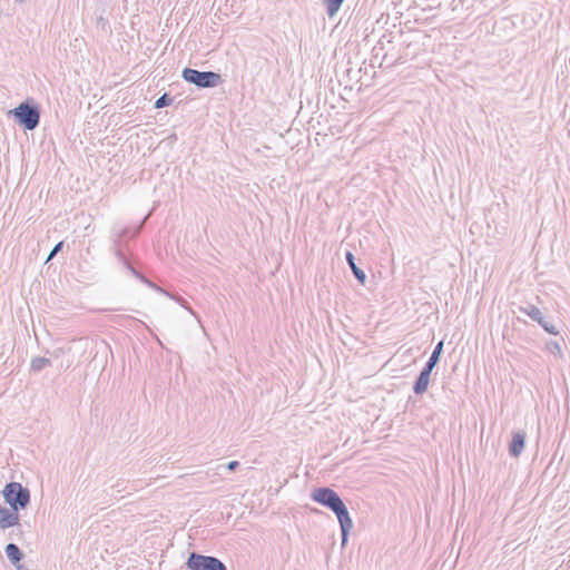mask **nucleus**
<instances>
[{
    "label": "nucleus",
    "instance_id": "nucleus-24",
    "mask_svg": "<svg viewBox=\"0 0 570 570\" xmlns=\"http://www.w3.org/2000/svg\"><path fill=\"white\" fill-rule=\"evenodd\" d=\"M561 56H562V52H560V53L557 56V60H560V59H561Z\"/></svg>",
    "mask_w": 570,
    "mask_h": 570
},
{
    "label": "nucleus",
    "instance_id": "nucleus-9",
    "mask_svg": "<svg viewBox=\"0 0 570 570\" xmlns=\"http://www.w3.org/2000/svg\"><path fill=\"white\" fill-rule=\"evenodd\" d=\"M527 434L524 431H517L512 434V440L509 444V453L513 458L520 456L524 449Z\"/></svg>",
    "mask_w": 570,
    "mask_h": 570
},
{
    "label": "nucleus",
    "instance_id": "nucleus-11",
    "mask_svg": "<svg viewBox=\"0 0 570 570\" xmlns=\"http://www.w3.org/2000/svg\"><path fill=\"white\" fill-rule=\"evenodd\" d=\"M4 552L13 566H18V563L23 559L24 554L20 550V548L14 543H8L4 548Z\"/></svg>",
    "mask_w": 570,
    "mask_h": 570
},
{
    "label": "nucleus",
    "instance_id": "nucleus-1",
    "mask_svg": "<svg viewBox=\"0 0 570 570\" xmlns=\"http://www.w3.org/2000/svg\"><path fill=\"white\" fill-rule=\"evenodd\" d=\"M311 498L335 513L341 527L342 546L344 547L353 528V521L341 497L333 489L321 487L313 490Z\"/></svg>",
    "mask_w": 570,
    "mask_h": 570
},
{
    "label": "nucleus",
    "instance_id": "nucleus-19",
    "mask_svg": "<svg viewBox=\"0 0 570 570\" xmlns=\"http://www.w3.org/2000/svg\"><path fill=\"white\" fill-rule=\"evenodd\" d=\"M238 466H239V462H238V461H230V462L227 464V469H228L229 471H235Z\"/></svg>",
    "mask_w": 570,
    "mask_h": 570
},
{
    "label": "nucleus",
    "instance_id": "nucleus-5",
    "mask_svg": "<svg viewBox=\"0 0 570 570\" xmlns=\"http://www.w3.org/2000/svg\"><path fill=\"white\" fill-rule=\"evenodd\" d=\"M181 77L185 81L198 88H215L222 83V76L214 71H199L193 68H184Z\"/></svg>",
    "mask_w": 570,
    "mask_h": 570
},
{
    "label": "nucleus",
    "instance_id": "nucleus-2",
    "mask_svg": "<svg viewBox=\"0 0 570 570\" xmlns=\"http://www.w3.org/2000/svg\"><path fill=\"white\" fill-rule=\"evenodd\" d=\"M9 115L26 130L36 129L40 122V109L36 104L29 100L22 101L16 108L11 109Z\"/></svg>",
    "mask_w": 570,
    "mask_h": 570
},
{
    "label": "nucleus",
    "instance_id": "nucleus-22",
    "mask_svg": "<svg viewBox=\"0 0 570 570\" xmlns=\"http://www.w3.org/2000/svg\"><path fill=\"white\" fill-rule=\"evenodd\" d=\"M553 350H557L558 352H560V346L557 343H553Z\"/></svg>",
    "mask_w": 570,
    "mask_h": 570
},
{
    "label": "nucleus",
    "instance_id": "nucleus-15",
    "mask_svg": "<svg viewBox=\"0 0 570 570\" xmlns=\"http://www.w3.org/2000/svg\"><path fill=\"white\" fill-rule=\"evenodd\" d=\"M326 6V13L330 18H333L341 9L344 0H323Z\"/></svg>",
    "mask_w": 570,
    "mask_h": 570
},
{
    "label": "nucleus",
    "instance_id": "nucleus-12",
    "mask_svg": "<svg viewBox=\"0 0 570 570\" xmlns=\"http://www.w3.org/2000/svg\"><path fill=\"white\" fill-rule=\"evenodd\" d=\"M519 309L523 314L528 315L531 320L538 323H542L543 315L542 312L537 306L532 304H527L525 306H520Z\"/></svg>",
    "mask_w": 570,
    "mask_h": 570
},
{
    "label": "nucleus",
    "instance_id": "nucleus-23",
    "mask_svg": "<svg viewBox=\"0 0 570 570\" xmlns=\"http://www.w3.org/2000/svg\"><path fill=\"white\" fill-rule=\"evenodd\" d=\"M558 81H560V82H566V81H567V76H564L562 79H559V78H558Z\"/></svg>",
    "mask_w": 570,
    "mask_h": 570
},
{
    "label": "nucleus",
    "instance_id": "nucleus-16",
    "mask_svg": "<svg viewBox=\"0 0 570 570\" xmlns=\"http://www.w3.org/2000/svg\"><path fill=\"white\" fill-rule=\"evenodd\" d=\"M173 104V99L171 97L168 95V94H164L161 95L156 101H155V105L154 107L156 109H161V108H165V107H168Z\"/></svg>",
    "mask_w": 570,
    "mask_h": 570
},
{
    "label": "nucleus",
    "instance_id": "nucleus-18",
    "mask_svg": "<svg viewBox=\"0 0 570 570\" xmlns=\"http://www.w3.org/2000/svg\"><path fill=\"white\" fill-rule=\"evenodd\" d=\"M548 333H551V334H557V331H556V326L551 323H549L548 321H546V318L543 317L542 318V323H539Z\"/></svg>",
    "mask_w": 570,
    "mask_h": 570
},
{
    "label": "nucleus",
    "instance_id": "nucleus-3",
    "mask_svg": "<svg viewBox=\"0 0 570 570\" xmlns=\"http://www.w3.org/2000/svg\"><path fill=\"white\" fill-rule=\"evenodd\" d=\"M4 502L14 511L24 510L30 504V491L19 482H9L2 490Z\"/></svg>",
    "mask_w": 570,
    "mask_h": 570
},
{
    "label": "nucleus",
    "instance_id": "nucleus-4",
    "mask_svg": "<svg viewBox=\"0 0 570 570\" xmlns=\"http://www.w3.org/2000/svg\"><path fill=\"white\" fill-rule=\"evenodd\" d=\"M442 352H443V341H440L435 345V347H434L432 354L430 355L428 362L425 363L424 367L422 368V371L420 372L419 376L416 377V380L414 382L413 392L416 395H422L423 393L426 392L428 386H429V382H430L431 373H432L433 368L440 362V357H441Z\"/></svg>",
    "mask_w": 570,
    "mask_h": 570
},
{
    "label": "nucleus",
    "instance_id": "nucleus-14",
    "mask_svg": "<svg viewBox=\"0 0 570 570\" xmlns=\"http://www.w3.org/2000/svg\"><path fill=\"white\" fill-rule=\"evenodd\" d=\"M50 365H51L50 358H47L43 356H36L31 360L30 371L38 373V372L42 371L45 367L50 366Z\"/></svg>",
    "mask_w": 570,
    "mask_h": 570
},
{
    "label": "nucleus",
    "instance_id": "nucleus-8",
    "mask_svg": "<svg viewBox=\"0 0 570 570\" xmlns=\"http://www.w3.org/2000/svg\"><path fill=\"white\" fill-rule=\"evenodd\" d=\"M20 515L19 511H14L11 508H4L0 505V529L6 530L19 524Z\"/></svg>",
    "mask_w": 570,
    "mask_h": 570
},
{
    "label": "nucleus",
    "instance_id": "nucleus-17",
    "mask_svg": "<svg viewBox=\"0 0 570 570\" xmlns=\"http://www.w3.org/2000/svg\"><path fill=\"white\" fill-rule=\"evenodd\" d=\"M63 247V242H59L55 245V247L51 249L50 254L47 257V262L52 259Z\"/></svg>",
    "mask_w": 570,
    "mask_h": 570
},
{
    "label": "nucleus",
    "instance_id": "nucleus-20",
    "mask_svg": "<svg viewBox=\"0 0 570 570\" xmlns=\"http://www.w3.org/2000/svg\"><path fill=\"white\" fill-rule=\"evenodd\" d=\"M61 353H62V348H58V350H55V351H53L52 355H53L55 357H58Z\"/></svg>",
    "mask_w": 570,
    "mask_h": 570
},
{
    "label": "nucleus",
    "instance_id": "nucleus-10",
    "mask_svg": "<svg viewBox=\"0 0 570 570\" xmlns=\"http://www.w3.org/2000/svg\"><path fill=\"white\" fill-rule=\"evenodd\" d=\"M346 262L354 275V277L362 284H365L366 274L356 265L355 257L351 252H347L345 255Z\"/></svg>",
    "mask_w": 570,
    "mask_h": 570
},
{
    "label": "nucleus",
    "instance_id": "nucleus-21",
    "mask_svg": "<svg viewBox=\"0 0 570 570\" xmlns=\"http://www.w3.org/2000/svg\"><path fill=\"white\" fill-rule=\"evenodd\" d=\"M140 229H141V226L137 227L134 233H132V237L137 236L139 233H140Z\"/></svg>",
    "mask_w": 570,
    "mask_h": 570
},
{
    "label": "nucleus",
    "instance_id": "nucleus-13",
    "mask_svg": "<svg viewBox=\"0 0 570 570\" xmlns=\"http://www.w3.org/2000/svg\"><path fill=\"white\" fill-rule=\"evenodd\" d=\"M141 282L145 283L146 285H148L149 287L155 288L156 291L161 292V293L166 294L167 296H169L170 298L175 299L183 307L187 308L191 314L194 313L193 309L187 305V302L183 297L170 295L169 293L161 289L155 283H153L151 281H149L146 277H145V281H141Z\"/></svg>",
    "mask_w": 570,
    "mask_h": 570
},
{
    "label": "nucleus",
    "instance_id": "nucleus-6",
    "mask_svg": "<svg viewBox=\"0 0 570 570\" xmlns=\"http://www.w3.org/2000/svg\"><path fill=\"white\" fill-rule=\"evenodd\" d=\"M185 566L188 570H227L225 563L218 558L196 551L189 553Z\"/></svg>",
    "mask_w": 570,
    "mask_h": 570
},
{
    "label": "nucleus",
    "instance_id": "nucleus-7",
    "mask_svg": "<svg viewBox=\"0 0 570 570\" xmlns=\"http://www.w3.org/2000/svg\"><path fill=\"white\" fill-rule=\"evenodd\" d=\"M128 229H122V232L118 235L114 243V253L117 256L118 261L131 273L132 276L138 278L139 281H145V276L138 272L127 259L125 253L120 248V238L126 236Z\"/></svg>",
    "mask_w": 570,
    "mask_h": 570
}]
</instances>
